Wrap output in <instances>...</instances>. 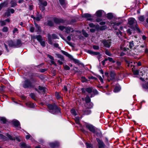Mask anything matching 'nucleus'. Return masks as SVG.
I'll use <instances>...</instances> for the list:
<instances>
[{
	"instance_id": "obj_58",
	"label": "nucleus",
	"mask_w": 148,
	"mask_h": 148,
	"mask_svg": "<svg viewBox=\"0 0 148 148\" xmlns=\"http://www.w3.org/2000/svg\"><path fill=\"white\" fill-rule=\"evenodd\" d=\"M105 53L107 55L109 56H111L112 55L110 53V52L107 50L106 51Z\"/></svg>"
},
{
	"instance_id": "obj_26",
	"label": "nucleus",
	"mask_w": 148,
	"mask_h": 148,
	"mask_svg": "<svg viewBox=\"0 0 148 148\" xmlns=\"http://www.w3.org/2000/svg\"><path fill=\"white\" fill-rule=\"evenodd\" d=\"M113 16V15L112 13H109L107 14V17L109 19H111L112 18Z\"/></svg>"
},
{
	"instance_id": "obj_36",
	"label": "nucleus",
	"mask_w": 148,
	"mask_h": 148,
	"mask_svg": "<svg viewBox=\"0 0 148 148\" xmlns=\"http://www.w3.org/2000/svg\"><path fill=\"white\" fill-rule=\"evenodd\" d=\"M47 24L49 26H52L53 25V23L52 21H48Z\"/></svg>"
},
{
	"instance_id": "obj_38",
	"label": "nucleus",
	"mask_w": 148,
	"mask_h": 148,
	"mask_svg": "<svg viewBox=\"0 0 148 148\" xmlns=\"http://www.w3.org/2000/svg\"><path fill=\"white\" fill-rule=\"evenodd\" d=\"M86 91L89 93H91L92 90V89L91 88H87L86 89Z\"/></svg>"
},
{
	"instance_id": "obj_14",
	"label": "nucleus",
	"mask_w": 148,
	"mask_h": 148,
	"mask_svg": "<svg viewBox=\"0 0 148 148\" xmlns=\"http://www.w3.org/2000/svg\"><path fill=\"white\" fill-rule=\"evenodd\" d=\"M53 21L55 23H63L64 22V21L62 19L57 18H53Z\"/></svg>"
},
{
	"instance_id": "obj_20",
	"label": "nucleus",
	"mask_w": 148,
	"mask_h": 148,
	"mask_svg": "<svg viewBox=\"0 0 148 148\" xmlns=\"http://www.w3.org/2000/svg\"><path fill=\"white\" fill-rule=\"evenodd\" d=\"M61 52L63 54L68 57L70 58H72V56L68 53L67 52L63 50H62Z\"/></svg>"
},
{
	"instance_id": "obj_54",
	"label": "nucleus",
	"mask_w": 148,
	"mask_h": 148,
	"mask_svg": "<svg viewBox=\"0 0 148 148\" xmlns=\"http://www.w3.org/2000/svg\"><path fill=\"white\" fill-rule=\"evenodd\" d=\"M30 96L32 99H35V96L34 94L32 93L30 95Z\"/></svg>"
},
{
	"instance_id": "obj_3",
	"label": "nucleus",
	"mask_w": 148,
	"mask_h": 148,
	"mask_svg": "<svg viewBox=\"0 0 148 148\" xmlns=\"http://www.w3.org/2000/svg\"><path fill=\"white\" fill-rule=\"evenodd\" d=\"M129 45V47L130 48H132L133 47H134V44L133 42L132 41L131 42H125V44L124 45V47H121V49L122 50H123L124 51H127V50H129V48L127 47H125L126 46V45Z\"/></svg>"
},
{
	"instance_id": "obj_56",
	"label": "nucleus",
	"mask_w": 148,
	"mask_h": 148,
	"mask_svg": "<svg viewBox=\"0 0 148 148\" xmlns=\"http://www.w3.org/2000/svg\"><path fill=\"white\" fill-rule=\"evenodd\" d=\"M18 31V30L16 28H14V29L13 31V34H15L16 33V32L17 33Z\"/></svg>"
},
{
	"instance_id": "obj_46",
	"label": "nucleus",
	"mask_w": 148,
	"mask_h": 148,
	"mask_svg": "<svg viewBox=\"0 0 148 148\" xmlns=\"http://www.w3.org/2000/svg\"><path fill=\"white\" fill-rule=\"evenodd\" d=\"M91 110L89 109L86 110L85 112V114L86 115L90 114L91 113Z\"/></svg>"
},
{
	"instance_id": "obj_35",
	"label": "nucleus",
	"mask_w": 148,
	"mask_h": 148,
	"mask_svg": "<svg viewBox=\"0 0 148 148\" xmlns=\"http://www.w3.org/2000/svg\"><path fill=\"white\" fill-rule=\"evenodd\" d=\"M48 38L49 40V43L50 44H52V42L51 40V37L50 35L49 34L48 35Z\"/></svg>"
},
{
	"instance_id": "obj_1",
	"label": "nucleus",
	"mask_w": 148,
	"mask_h": 148,
	"mask_svg": "<svg viewBox=\"0 0 148 148\" xmlns=\"http://www.w3.org/2000/svg\"><path fill=\"white\" fill-rule=\"evenodd\" d=\"M110 79L108 77V81H110V80L114 79L116 77L117 79L118 80H120L122 79L124 77V75L123 73H118L117 75H116L114 71H111L110 72Z\"/></svg>"
},
{
	"instance_id": "obj_62",
	"label": "nucleus",
	"mask_w": 148,
	"mask_h": 148,
	"mask_svg": "<svg viewBox=\"0 0 148 148\" xmlns=\"http://www.w3.org/2000/svg\"><path fill=\"white\" fill-rule=\"evenodd\" d=\"M93 47L94 49L95 50H98L99 49V47L97 46L94 45L93 46Z\"/></svg>"
},
{
	"instance_id": "obj_37",
	"label": "nucleus",
	"mask_w": 148,
	"mask_h": 148,
	"mask_svg": "<svg viewBox=\"0 0 148 148\" xmlns=\"http://www.w3.org/2000/svg\"><path fill=\"white\" fill-rule=\"evenodd\" d=\"M139 20L140 21L143 22L145 20V18L143 16H141L138 18Z\"/></svg>"
},
{
	"instance_id": "obj_47",
	"label": "nucleus",
	"mask_w": 148,
	"mask_h": 148,
	"mask_svg": "<svg viewBox=\"0 0 148 148\" xmlns=\"http://www.w3.org/2000/svg\"><path fill=\"white\" fill-rule=\"evenodd\" d=\"M90 15L88 14H85L83 15V17L86 18L90 17Z\"/></svg>"
},
{
	"instance_id": "obj_21",
	"label": "nucleus",
	"mask_w": 148,
	"mask_h": 148,
	"mask_svg": "<svg viewBox=\"0 0 148 148\" xmlns=\"http://www.w3.org/2000/svg\"><path fill=\"white\" fill-rule=\"evenodd\" d=\"M61 52L63 54L68 57L70 58H72V56L68 53L67 52L63 50H62Z\"/></svg>"
},
{
	"instance_id": "obj_59",
	"label": "nucleus",
	"mask_w": 148,
	"mask_h": 148,
	"mask_svg": "<svg viewBox=\"0 0 148 148\" xmlns=\"http://www.w3.org/2000/svg\"><path fill=\"white\" fill-rule=\"evenodd\" d=\"M41 45L43 47H45V43L44 41H43L42 40L41 42H40Z\"/></svg>"
},
{
	"instance_id": "obj_45",
	"label": "nucleus",
	"mask_w": 148,
	"mask_h": 148,
	"mask_svg": "<svg viewBox=\"0 0 148 148\" xmlns=\"http://www.w3.org/2000/svg\"><path fill=\"white\" fill-rule=\"evenodd\" d=\"M83 34L86 37H87L88 36V34L84 30L82 31Z\"/></svg>"
},
{
	"instance_id": "obj_34",
	"label": "nucleus",
	"mask_w": 148,
	"mask_h": 148,
	"mask_svg": "<svg viewBox=\"0 0 148 148\" xmlns=\"http://www.w3.org/2000/svg\"><path fill=\"white\" fill-rule=\"evenodd\" d=\"M71 111V114L74 116H75L77 115L76 112L74 109H72Z\"/></svg>"
},
{
	"instance_id": "obj_39",
	"label": "nucleus",
	"mask_w": 148,
	"mask_h": 148,
	"mask_svg": "<svg viewBox=\"0 0 148 148\" xmlns=\"http://www.w3.org/2000/svg\"><path fill=\"white\" fill-rule=\"evenodd\" d=\"M57 55L58 57L60 58V60H61V61H64V58L63 56L62 55L59 54H58Z\"/></svg>"
},
{
	"instance_id": "obj_9",
	"label": "nucleus",
	"mask_w": 148,
	"mask_h": 148,
	"mask_svg": "<svg viewBox=\"0 0 148 148\" xmlns=\"http://www.w3.org/2000/svg\"><path fill=\"white\" fill-rule=\"evenodd\" d=\"M97 141L98 143V148H103L104 147L105 145L103 141L99 138H97Z\"/></svg>"
},
{
	"instance_id": "obj_55",
	"label": "nucleus",
	"mask_w": 148,
	"mask_h": 148,
	"mask_svg": "<svg viewBox=\"0 0 148 148\" xmlns=\"http://www.w3.org/2000/svg\"><path fill=\"white\" fill-rule=\"evenodd\" d=\"M116 34L120 37L121 35L122 32L120 30H118V32H116Z\"/></svg>"
},
{
	"instance_id": "obj_48",
	"label": "nucleus",
	"mask_w": 148,
	"mask_h": 148,
	"mask_svg": "<svg viewBox=\"0 0 148 148\" xmlns=\"http://www.w3.org/2000/svg\"><path fill=\"white\" fill-rule=\"evenodd\" d=\"M0 23L1 26H3L5 25L6 24V23L4 20L1 21H0Z\"/></svg>"
},
{
	"instance_id": "obj_17",
	"label": "nucleus",
	"mask_w": 148,
	"mask_h": 148,
	"mask_svg": "<svg viewBox=\"0 0 148 148\" xmlns=\"http://www.w3.org/2000/svg\"><path fill=\"white\" fill-rule=\"evenodd\" d=\"M88 53L92 55H97L99 54V53L97 52H95L91 50H88L87 51Z\"/></svg>"
},
{
	"instance_id": "obj_6",
	"label": "nucleus",
	"mask_w": 148,
	"mask_h": 148,
	"mask_svg": "<svg viewBox=\"0 0 148 148\" xmlns=\"http://www.w3.org/2000/svg\"><path fill=\"white\" fill-rule=\"evenodd\" d=\"M121 22L118 21H111L108 24L109 25L112 26L115 30H116L118 27L120 25Z\"/></svg>"
},
{
	"instance_id": "obj_31",
	"label": "nucleus",
	"mask_w": 148,
	"mask_h": 148,
	"mask_svg": "<svg viewBox=\"0 0 148 148\" xmlns=\"http://www.w3.org/2000/svg\"><path fill=\"white\" fill-rule=\"evenodd\" d=\"M20 145L21 148H26L27 147L26 144L24 143H21Z\"/></svg>"
},
{
	"instance_id": "obj_57",
	"label": "nucleus",
	"mask_w": 148,
	"mask_h": 148,
	"mask_svg": "<svg viewBox=\"0 0 148 148\" xmlns=\"http://www.w3.org/2000/svg\"><path fill=\"white\" fill-rule=\"evenodd\" d=\"M88 80L85 77H82V81L83 82H87Z\"/></svg>"
},
{
	"instance_id": "obj_30",
	"label": "nucleus",
	"mask_w": 148,
	"mask_h": 148,
	"mask_svg": "<svg viewBox=\"0 0 148 148\" xmlns=\"http://www.w3.org/2000/svg\"><path fill=\"white\" fill-rule=\"evenodd\" d=\"M0 138L4 140H8V138L6 137L1 134H0Z\"/></svg>"
},
{
	"instance_id": "obj_41",
	"label": "nucleus",
	"mask_w": 148,
	"mask_h": 148,
	"mask_svg": "<svg viewBox=\"0 0 148 148\" xmlns=\"http://www.w3.org/2000/svg\"><path fill=\"white\" fill-rule=\"evenodd\" d=\"M5 87L4 86H2L0 87V92L1 93L3 92L5 90Z\"/></svg>"
},
{
	"instance_id": "obj_5",
	"label": "nucleus",
	"mask_w": 148,
	"mask_h": 148,
	"mask_svg": "<svg viewBox=\"0 0 148 148\" xmlns=\"http://www.w3.org/2000/svg\"><path fill=\"white\" fill-rule=\"evenodd\" d=\"M22 86L23 87L26 88L32 87V84L30 81L26 79L24 81L22 82Z\"/></svg>"
},
{
	"instance_id": "obj_2",
	"label": "nucleus",
	"mask_w": 148,
	"mask_h": 148,
	"mask_svg": "<svg viewBox=\"0 0 148 148\" xmlns=\"http://www.w3.org/2000/svg\"><path fill=\"white\" fill-rule=\"evenodd\" d=\"M49 112L53 114H56L60 112V109L55 104H48L47 105Z\"/></svg>"
},
{
	"instance_id": "obj_16",
	"label": "nucleus",
	"mask_w": 148,
	"mask_h": 148,
	"mask_svg": "<svg viewBox=\"0 0 148 148\" xmlns=\"http://www.w3.org/2000/svg\"><path fill=\"white\" fill-rule=\"evenodd\" d=\"M22 43L21 40L18 39L17 40L16 42H15V47H18L21 46Z\"/></svg>"
},
{
	"instance_id": "obj_33",
	"label": "nucleus",
	"mask_w": 148,
	"mask_h": 148,
	"mask_svg": "<svg viewBox=\"0 0 148 148\" xmlns=\"http://www.w3.org/2000/svg\"><path fill=\"white\" fill-rule=\"evenodd\" d=\"M6 136L10 140H14L15 139V138L14 137H12L8 134H7Z\"/></svg>"
},
{
	"instance_id": "obj_25",
	"label": "nucleus",
	"mask_w": 148,
	"mask_h": 148,
	"mask_svg": "<svg viewBox=\"0 0 148 148\" xmlns=\"http://www.w3.org/2000/svg\"><path fill=\"white\" fill-rule=\"evenodd\" d=\"M36 38L37 40L40 42L42 40V38L40 35H38L35 36L34 38Z\"/></svg>"
},
{
	"instance_id": "obj_8",
	"label": "nucleus",
	"mask_w": 148,
	"mask_h": 148,
	"mask_svg": "<svg viewBox=\"0 0 148 148\" xmlns=\"http://www.w3.org/2000/svg\"><path fill=\"white\" fill-rule=\"evenodd\" d=\"M128 23L130 25H134L136 26L137 22L134 18H130L128 19Z\"/></svg>"
},
{
	"instance_id": "obj_49",
	"label": "nucleus",
	"mask_w": 148,
	"mask_h": 148,
	"mask_svg": "<svg viewBox=\"0 0 148 148\" xmlns=\"http://www.w3.org/2000/svg\"><path fill=\"white\" fill-rule=\"evenodd\" d=\"M86 146L87 148H90L92 147V145L88 143H86Z\"/></svg>"
},
{
	"instance_id": "obj_24",
	"label": "nucleus",
	"mask_w": 148,
	"mask_h": 148,
	"mask_svg": "<svg viewBox=\"0 0 148 148\" xmlns=\"http://www.w3.org/2000/svg\"><path fill=\"white\" fill-rule=\"evenodd\" d=\"M32 17L34 19H35L37 21H39L42 18V16L41 15H40L38 16H37L36 17H35L34 16H32Z\"/></svg>"
},
{
	"instance_id": "obj_23",
	"label": "nucleus",
	"mask_w": 148,
	"mask_h": 148,
	"mask_svg": "<svg viewBox=\"0 0 148 148\" xmlns=\"http://www.w3.org/2000/svg\"><path fill=\"white\" fill-rule=\"evenodd\" d=\"M80 119L79 117L77 116L75 117V120L76 123L78 124L80 127L81 126V125L79 123Z\"/></svg>"
},
{
	"instance_id": "obj_13",
	"label": "nucleus",
	"mask_w": 148,
	"mask_h": 148,
	"mask_svg": "<svg viewBox=\"0 0 148 148\" xmlns=\"http://www.w3.org/2000/svg\"><path fill=\"white\" fill-rule=\"evenodd\" d=\"M26 104L27 107L32 108L35 107L36 106V105L35 104L32 103L31 102H28L26 103Z\"/></svg>"
},
{
	"instance_id": "obj_53",
	"label": "nucleus",
	"mask_w": 148,
	"mask_h": 148,
	"mask_svg": "<svg viewBox=\"0 0 148 148\" xmlns=\"http://www.w3.org/2000/svg\"><path fill=\"white\" fill-rule=\"evenodd\" d=\"M116 65L118 66L117 67L115 68V69H119V66L121 65V62H117L116 63Z\"/></svg>"
},
{
	"instance_id": "obj_18",
	"label": "nucleus",
	"mask_w": 148,
	"mask_h": 148,
	"mask_svg": "<svg viewBox=\"0 0 148 148\" xmlns=\"http://www.w3.org/2000/svg\"><path fill=\"white\" fill-rule=\"evenodd\" d=\"M8 43L9 47H15V42H14L12 40H10L8 41Z\"/></svg>"
},
{
	"instance_id": "obj_7",
	"label": "nucleus",
	"mask_w": 148,
	"mask_h": 148,
	"mask_svg": "<svg viewBox=\"0 0 148 148\" xmlns=\"http://www.w3.org/2000/svg\"><path fill=\"white\" fill-rule=\"evenodd\" d=\"M59 29L61 31H63L67 33H69L71 31V29L70 27H66L63 26H60L59 27Z\"/></svg>"
},
{
	"instance_id": "obj_19",
	"label": "nucleus",
	"mask_w": 148,
	"mask_h": 148,
	"mask_svg": "<svg viewBox=\"0 0 148 148\" xmlns=\"http://www.w3.org/2000/svg\"><path fill=\"white\" fill-rule=\"evenodd\" d=\"M59 1L60 4L63 7L67 4L65 0H59Z\"/></svg>"
},
{
	"instance_id": "obj_12",
	"label": "nucleus",
	"mask_w": 148,
	"mask_h": 148,
	"mask_svg": "<svg viewBox=\"0 0 148 148\" xmlns=\"http://www.w3.org/2000/svg\"><path fill=\"white\" fill-rule=\"evenodd\" d=\"M12 123L15 126L18 127L19 128H21L20 123L18 121L16 120H14L12 121Z\"/></svg>"
},
{
	"instance_id": "obj_22",
	"label": "nucleus",
	"mask_w": 148,
	"mask_h": 148,
	"mask_svg": "<svg viewBox=\"0 0 148 148\" xmlns=\"http://www.w3.org/2000/svg\"><path fill=\"white\" fill-rule=\"evenodd\" d=\"M121 90V88L119 86H116L114 90V92H117L120 91Z\"/></svg>"
},
{
	"instance_id": "obj_60",
	"label": "nucleus",
	"mask_w": 148,
	"mask_h": 148,
	"mask_svg": "<svg viewBox=\"0 0 148 148\" xmlns=\"http://www.w3.org/2000/svg\"><path fill=\"white\" fill-rule=\"evenodd\" d=\"M107 27L106 26H103L100 27V29L101 30H103L106 29Z\"/></svg>"
},
{
	"instance_id": "obj_15",
	"label": "nucleus",
	"mask_w": 148,
	"mask_h": 148,
	"mask_svg": "<svg viewBox=\"0 0 148 148\" xmlns=\"http://www.w3.org/2000/svg\"><path fill=\"white\" fill-rule=\"evenodd\" d=\"M50 146L52 148H54L57 147L59 145V144L58 142L51 143H50Z\"/></svg>"
},
{
	"instance_id": "obj_50",
	"label": "nucleus",
	"mask_w": 148,
	"mask_h": 148,
	"mask_svg": "<svg viewBox=\"0 0 148 148\" xmlns=\"http://www.w3.org/2000/svg\"><path fill=\"white\" fill-rule=\"evenodd\" d=\"M35 26L37 29V31L38 32L40 31V27L38 26V25L36 23H35Z\"/></svg>"
},
{
	"instance_id": "obj_28",
	"label": "nucleus",
	"mask_w": 148,
	"mask_h": 148,
	"mask_svg": "<svg viewBox=\"0 0 148 148\" xmlns=\"http://www.w3.org/2000/svg\"><path fill=\"white\" fill-rule=\"evenodd\" d=\"M11 4V6L14 7L16 5V1H14V0H12L10 2Z\"/></svg>"
},
{
	"instance_id": "obj_43",
	"label": "nucleus",
	"mask_w": 148,
	"mask_h": 148,
	"mask_svg": "<svg viewBox=\"0 0 148 148\" xmlns=\"http://www.w3.org/2000/svg\"><path fill=\"white\" fill-rule=\"evenodd\" d=\"M55 95L56 98L58 99L60 98L61 96L59 94L58 92H56L55 93Z\"/></svg>"
},
{
	"instance_id": "obj_40",
	"label": "nucleus",
	"mask_w": 148,
	"mask_h": 148,
	"mask_svg": "<svg viewBox=\"0 0 148 148\" xmlns=\"http://www.w3.org/2000/svg\"><path fill=\"white\" fill-rule=\"evenodd\" d=\"M85 101L87 103L90 102V99L89 96H87L85 98Z\"/></svg>"
},
{
	"instance_id": "obj_32",
	"label": "nucleus",
	"mask_w": 148,
	"mask_h": 148,
	"mask_svg": "<svg viewBox=\"0 0 148 148\" xmlns=\"http://www.w3.org/2000/svg\"><path fill=\"white\" fill-rule=\"evenodd\" d=\"M72 60L73 62L75 63V64H77V63H79V61L78 60H77L76 59L74 58H73V56H72V58H70Z\"/></svg>"
},
{
	"instance_id": "obj_42",
	"label": "nucleus",
	"mask_w": 148,
	"mask_h": 148,
	"mask_svg": "<svg viewBox=\"0 0 148 148\" xmlns=\"http://www.w3.org/2000/svg\"><path fill=\"white\" fill-rule=\"evenodd\" d=\"M142 87L144 89H148V83L147 84H143L142 85Z\"/></svg>"
},
{
	"instance_id": "obj_64",
	"label": "nucleus",
	"mask_w": 148,
	"mask_h": 148,
	"mask_svg": "<svg viewBox=\"0 0 148 148\" xmlns=\"http://www.w3.org/2000/svg\"><path fill=\"white\" fill-rule=\"evenodd\" d=\"M47 56L49 58L51 59V60H54V58H53V57L51 56L50 55H49V54H48L47 55Z\"/></svg>"
},
{
	"instance_id": "obj_51",
	"label": "nucleus",
	"mask_w": 148,
	"mask_h": 148,
	"mask_svg": "<svg viewBox=\"0 0 148 148\" xmlns=\"http://www.w3.org/2000/svg\"><path fill=\"white\" fill-rule=\"evenodd\" d=\"M2 31L4 32H7L8 31V28L7 27H4L2 29Z\"/></svg>"
},
{
	"instance_id": "obj_27",
	"label": "nucleus",
	"mask_w": 148,
	"mask_h": 148,
	"mask_svg": "<svg viewBox=\"0 0 148 148\" xmlns=\"http://www.w3.org/2000/svg\"><path fill=\"white\" fill-rule=\"evenodd\" d=\"M38 89L39 90L42 92H45L46 91V88L44 87L39 86Z\"/></svg>"
},
{
	"instance_id": "obj_44",
	"label": "nucleus",
	"mask_w": 148,
	"mask_h": 148,
	"mask_svg": "<svg viewBox=\"0 0 148 148\" xmlns=\"http://www.w3.org/2000/svg\"><path fill=\"white\" fill-rule=\"evenodd\" d=\"M0 120L1 121H2L3 123H5L6 121V119L3 117H0Z\"/></svg>"
},
{
	"instance_id": "obj_4",
	"label": "nucleus",
	"mask_w": 148,
	"mask_h": 148,
	"mask_svg": "<svg viewBox=\"0 0 148 148\" xmlns=\"http://www.w3.org/2000/svg\"><path fill=\"white\" fill-rule=\"evenodd\" d=\"M84 125L87 129L89 130L90 131L93 133H95V128L94 126L92 125L89 123H85Z\"/></svg>"
},
{
	"instance_id": "obj_29",
	"label": "nucleus",
	"mask_w": 148,
	"mask_h": 148,
	"mask_svg": "<svg viewBox=\"0 0 148 148\" xmlns=\"http://www.w3.org/2000/svg\"><path fill=\"white\" fill-rule=\"evenodd\" d=\"M87 107L88 108H92L93 106V103L90 102L87 103Z\"/></svg>"
},
{
	"instance_id": "obj_63",
	"label": "nucleus",
	"mask_w": 148,
	"mask_h": 148,
	"mask_svg": "<svg viewBox=\"0 0 148 148\" xmlns=\"http://www.w3.org/2000/svg\"><path fill=\"white\" fill-rule=\"evenodd\" d=\"M52 37L53 39L58 38L57 36L55 34H53L52 35Z\"/></svg>"
},
{
	"instance_id": "obj_52",
	"label": "nucleus",
	"mask_w": 148,
	"mask_h": 148,
	"mask_svg": "<svg viewBox=\"0 0 148 148\" xmlns=\"http://www.w3.org/2000/svg\"><path fill=\"white\" fill-rule=\"evenodd\" d=\"M97 77L101 82L103 83V80L101 77L100 75H98Z\"/></svg>"
},
{
	"instance_id": "obj_61",
	"label": "nucleus",
	"mask_w": 148,
	"mask_h": 148,
	"mask_svg": "<svg viewBox=\"0 0 148 148\" xmlns=\"http://www.w3.org/2000/svg\"><path fill=\"white\" fill-rule=\"evenodd\" d=\"M108 60L110 62H112L113 63H114L115 62L114 61L112 58L110 57H108Z\"/></svg>"
},
{
	"instance_id": "obj_11",
	"label": "nucleus",
	"mask_w": 148,
	"mask_h": 148,
	"mask_svg": "<svg viewBox=\"0 0 148 148\" xmlns=\"http://www.w3.org/2000/svg\"><path fill=\"white\" fill-rule=\"evenodd\" d=\"M105 14L104 12L102 10H98L96 13L97 16L98 17H100L102 15H104Z\"/></svg>"
},
{
	"instance_id": "obj_10",
	"label": "nucleus",
	"mask_w": 148,
	"mask_h": 148,
	"mask_svg": "<svg viewBox=\"0 0 148 148\" xmlns=\"http://www.w3.org/2000/svg\"><path fill=\"white\" fill-rule=\"evenodd\" d=\"M102 43L106 47L109 48L111 42L110 40H103Z\"/></svg>"
}]
</instances>
